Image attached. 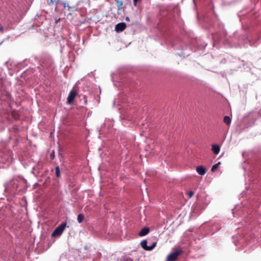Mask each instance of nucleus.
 <instances>
[{"label": "nucleus", "instance_id": "1", "mask_svg": "<svg viewBox=\"0 0 261 261\" xmlns=\"http://www.w3.org/2000/svg\"><path fill=\"white\" fill-rule=\"evenodd\" d=\"M66 222H64L61 224L55 229V230L51 234V236L53 237H56L61 236V234L63 233V231L64 230L66 226Z\"/></svg>", "mask_w": 261, "mask_h": 261}, {"label": "nucleus", "instance_id": "2", "mask_svg": "<svg viewBox=\"0 0 261 261\" xmlns=\"http://www.w3.org/2000/svg\"><path fill=\"white\" fill-rule=\"evenodd\" d=\"M147 242L146 240L142 241L141 242V247L145 250L150 251L155 247L156 244V242L153 243L152 245L150 246H147Z\"/></svg>", "mask_w": 261, "mask_h": 261}, {"label": "nucleus", "instance_id": "3", "mask_svg": "<svg viewBox=\"0 0 261 261\" xmlns=\"http://www.w3.org/2000/svg\"><path fill=\"white\" fill-rule=\"evenodd\" d=\"M76 94L77 92L74 89H72L70 91L67 97V102L68 104H70L73 101Z\"/></svg>", "mask_w": 261, "mask_h": 261}, {"label": "nucleus", "instance_id": "4", "mask_svg": "<svg viewBox=\"0 0 261 261\" xmlns=\"http://www.w3.org/2000/svg\"><path fill=\"white\" fill-rule=\"evenodd\" d=\"M181 251H176L170 254L167 258V261H174L176 259L178 256L180 254Z\"/></svg>", "mask_w": 261, "mask_h": 261}, {"label": "nucleus", "instance_id": "5", "mask_svg": "<svg viewBox=\"0 0 261 261\" xmlns=\"http://www.w3.org/2000/svg\"><path fill=\"white\" fill-rule=\"evenodd\" d=\"M126 24L124 22L119 23L115 26V31L117 32H121L126 28Z\"/></svg>", "mask_w": 261, "mask_h": 261}, {"label": "nucleus", "instance_id": "6", "mask_svg": "<svg viewBox=\"0 0 261 261\" xmlns=\"http://www.w3.org/2000/svg\"><path fill=\"white\" fill-rule=\"evenodd\" d=\"M149 232V229L148 227H144L139 232V235L140 237H143L147 234Z\"/></svg>", "mask_w": 261, "mask_h": 261}, {"label": "nucleus", "instance_id": "7", "mask_svg": "<svg viewBox=\"0 0 261 261\" xmlns=\"http://www.w3.org/2000/svg\"><path fill=\"white\" fill-rule=\"evenodd\" d=\"M212 150L215 154H218L220 150V147L217 144H213L212 147Z\"/></svg>", "mask_w": 261, "mask_h": 261}, {"label": "nucleus", "instance_id": "8", "mask_svg": "<svg viewBox=\"0 0 261 261\" xmlns=\"http://www.w3.org/2000/svg\"><path fill=\"white\" fill-rule=\"evenodd\" d=\"M196 171L200 175H203L205 174L206 171L205 168L202 166H198L196 168Z\"/></svg>", "mask_w": 261, "mask_h": 261}, {"label": "nucleus", "instance_id": "9", "mask_svg": "<svg viewBox=\"0 0 261 261\" xmlns=\"http://www.w3.org/2000/svg\"><path fill=\"white\" fill-rule=\"evenodd\" d=\"M224 122L226 124L229 125L231 123V119L229 116H226L224 118Z\"/></svg>", "mask_w": 261, "mask_h": 261}, {"label": "nucleus", "instance_id": "10", "mask_svg": "<svg viewBox=\"0 0 261 261\" xmlns=\"http://www.w3.org/2000/svg\"><path fill=\"white\" fill-rule=\"evenodd\" d=\"M84 218V216L83 214H80L77 216V220L79 223H81L83 222Z\"/></svg>", "mask_w": 261, "mask_h": 261}, {"label": "nucleus", "instance_id": "11", "mask_svg": "<svg viewBox=\"0 0 261 261\" xmlns=\"http://www.w3.org/2000/svg\"><path fill=\"white\" fill-rule=\"evenodd\" d=\"M56 175L59 177L60 176V170L59 166H57L55 168Z\"/></svg>", "mask_w": 261, "mask_h": 261}, {"label": "nucleus", "instance_id": "12", "mask_svg": "<svg viewBox=\"0 0 261 261\" xmlns=\"http://www.w3.org/2000/svg\"><path fill=\"white\" fill-rule=\"evenodd\" d=\"M221 164L220 162H218V163L215 164L212 168V171L214 172L218 168L219 165Z\"/></svg>", "mask_w": 261, "mask_h": 261}, {"label": "nucleus", "instance_id": "13", "mask_svg": "<svg viewBox=\"0 0 261 261\" xmlns=\"http://www.w3.org/2000/svg\"><path fill=\"white\" fill-rule=\"evenodd\" d=\"M187 195L188 196V197L189 198H190L193 196L194 192L193 191H190V192H188Z\"/></svg>", "mask_w": 261, "mask_h": 261}, {"label": "nucleus", "instance_id": "14", "mask_svg": "<svg viewBox=\"0 0 261 261\" xmlns=\"http://www.w3.org/2000/svg\"><path fill=\"white\" fill-rule=\"evenodd\" d=\"M47 2L49 5H51L54 4V3L55 2V0H47Z\"/></svg>", "mask_w": 261, "mask_h": 261}, {"label": "nucleus", "instance_id": "15", "mask_svg": "<svg viewBox=\"0 0 261 261\" xmlns=\"http://www.w3.org/2000/svg\"><path fill=\"white\" fill-rule=\"evenodd\" d=\"M50 158L51 160H53L55 158V152L53 151L50 154Z\"/></svg>", "mask_w": 261, "mask_h": 261}, {"label": "nucleus", "instance_id": "16", "mask_svg": "<svg viewBox=\"0 0 261 261\" xmlns=\"http://www.w3.org/2000/svg\"><path fill=\"white\" fill-rule=\"evenodd\" d=\"M139 0H133L134 4L135 6L137 5V3Z\"/></svg>", "mask_w": 261, "mask_h": 261}, {"label": "nucleus", "instance_id": "17", "mask_svg": "<svg viewBox=\"0 0 261 261\" xmlns=\"http://www.w3.org/2000/svg\"><path fill=\"white\" fill-rule=\"evenodd\" d=\"M60 18H59L58 19H56V23H58V22H59V21H60Z\"/></svg>", "mask_w": 261, "mask_h": 261}, {"label": "nucleus", "instance_id": "18", "mask_svg": "<svg viewBox=\"0 0 261 261\" xmlns=\"http://www.w3.org/2000/svg\"><path fill=\"white\" fill-rule=\"evenodd\" d=\"M63 6H64V8H65V7H66V5H65V3H63Z\"/></svg>", "mask_w": 261, "mask_h": 261}, {"label": "nucleus", "instance_id": "19", "mask_svg": "<svg viewBox=\"0 0 261 261\" xmlns=\"http://www.w3.org/2000/svg\"><path fill=\"white\" fill-rule=\"evenodd\" d=\"M122 5V3L121 2L120 4V6H121Z\"/></svg>", "mask_w": 261, "mask_h": 261}, {"label": "nucleus", "instance_id": "20", "mask_svg": "<svg viewBox=\"0 0 261 261\" xmlns=\"http://www.w3.org/2000/svg\"><path fill=\"white\" fill-rule=\"evenodd\" d=\"M126 20H129L128 17H126Z\"/></svg>", "mask_w": 261, "mask_h": 261}, {"label": "nucleus", "instance_id": "21", "mask_svg": "<svg viewBox=\"0 0 261 261\" xmlns=\"http://www.w3.org/2000/svg\"><path fill=\"white\" fill-rule=\"evenodd\" d=\"M2 28H0V31H2Z\"/></svg>", "mask_w": 261, "mask_h": 261}]
</instances>
